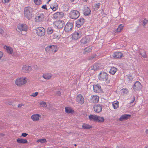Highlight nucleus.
<instances>
[{"mask_svg":"<svg viewBox=\"0 0 148 148\" xmlns=\"http://www.w3.org/2000/svg\"><path fill=\"white\" fill-rule=\"evenodd\" d=\"M99 80L105 83L108 84L110 83V80L108 79V75L106 72H102L98 75Z\"/></svg>","mask_w":148,"mask_h":148,"instance_id":"f257e3e1","label":"nucleus"},{"mask_svg":"<svg viewBox=\"0 0 148 148\" xmlns=\"http://www.w3.org/2000/svg\"><path fill=\"white\" fill-rule=\"evenodd\" d=\"M58 49V47L56 46L52 45L48 46L45 48L46 52L49 54H53Z\"/></svg>","mask_w":148,"mask_h":148,"instance_id":"f03ea898","label":"nucleus"},{"mask_svg":"<svg viewBox=\"0 0 148 148\" xmlns=\"http://www.w3.org/2000/svg\"><path fill=\"white\" fill-rule=\"evenodd\" d=\"M33 10L29 7H25L24 9V15L28 19H30L33 17Z\"/></svg>","mask_w":148,"mask_h":148,"instance_id":"7ed1b4c3","label":"nucleus"},{"mask_svg":"<svg viewBox=\"0 0 148 148\" xmlns=\"http://www.w3.org/2000/svg\"><path fill=\"white\" fill-rule=\"evenodd\" d=\"M28 79L27 78L21 77L16 79L15 84L18 86H21L25 84L27 82Z\"/></svg>","mask_w":148,"mask_h":148,"instance_id":"20e7f679","label":"nucleus"},{"mask_svg":"<svg viewBox=\"0 0 148 148\" xmlns=\"http://www.w3.org/2000/svg\"><path fill=\"white\" fill-rule=\"evenodd\" d=\"M79 16V12L77 10H72L70 13V17L72 19H76Z\"/></svg>","mask_w":148,"mask_h":148,"instance_id":"39448f33","label":"nucleus"},{"mask_svg":"<svg viewBox=\"0 0 148 148\" xmlns=\"http://www.w3.org/2000/svg\"><path fill=\"white\" fill-rule=\"evenodd\" d=\"M36 33L39 36H44L45 34V29L42 27H39L37 28L36 29Z\"/></svg>","mask_w":148,"mask_h":148,"instance_id":"423d86ee","label":"nucleus"},{"mask_svg":"<svg viewBox=\"0 0 148 148\" xmlns=\"http://www.w3.org/2000/svg\"><path fill=\"white\" fill-rule=\"evenodd\" d=\"M73 27V24L70 22H68L65 25L64 27V30L66 32L71 31Z\"/></svg>","mask_w":148,"mask_h":148,"instance_id":"0eeeda50","label":"nucleus"},{"mask_svg":"<svg viewBox=\"0 0 148 148\" xmlns=\"http://www.w3.org/2000/svg\"><path fill=\"white\" fill-rule=\"evenodd\" d=\"M82 36V32L81 31H78L75 32L72 35L73 39L75 40H77L80 38Z\"/></svg>","mask_w":148,"mask_h":148,"instance_id":"6e6552de","label":"nucleus"},{"mask_svg":"<svg viewBox=\"0 0 148 148\" xmlns=\"http://www.w3.org/2000/svg\"><path fill=\"white\" fill-rule=\"evenodd\" d=\"M17 29L20 31L26 32L28 29L27 25L25 24H19L18 25Z\"/></svg>","mask_w":148,"mask_h":148,"instance_id":"1a4fd4ad","label":"nucleus"},{"mask_svg":"<svg viewBox=\"0 0 148 148\" xmlns=\"http://www.w3.org/2000/svg\"><path fill=\"white\" fill-rule=\"evenodd\" d=\"M76 101L79 103L82 104L84 102V99L83 96L81 94L78 95L76 98Z\"/></svg>","mask_w":148,"mask_h":148,"instance_id":"9d476101","label":"nucleus"},{"mask_svg":"<svg viewBox=\"0 0 148 148\" xmlns=\"http://www.w3.org/2000/svg\"><path fill=\"white\" fill-rule=\"evenodd\" d=\"M41 118V115L38 114H33L31 116V119L34 122L38 121Z\"/></svg>","mask_w":148,"mask_h":148,"instance_id":"9b49d317","label":"nucleus"},{"mask_svg":"<svg viewBox=\"0 0 148 148\" xmlns=\"http://www.w3.org/2000/svg\"><path fill=\"white\" fill-rule=\"evenodd\" d=\"M141 84L138 81L136 82L134 85L133 88L134 91L140 90L141 88Z\"/></svg>","mask_w":148,"mask_h":148,"instance_id":"f8f14e48","label":"nucleus"},{"mask_svg":"<svg viewBox=\"0 0 148 148\" xmlns=\"http://www.w3.org/2000/svg\"><path fill=\"white\" fill-rule=\"evenodd\" d=\"M23 72L25 73H29L32 70L31 67L29 66H23L22 69Z\"/></svg>","mask_w":148,"mask_h":148,"instance_id":"ddd939ff","label":"nucleus"},{"mask_svg":"<svg viewBox=\"0 0 148 148\" xmlns=\"http://www.w3.org/2000/svg\"><path fill=\"white\" fill-rule=\"evenodd\" d=\"M44 17V15L42 13L39 14L35 17V21L37 22L41 21L43 20Z\"/></svg>","mask_w":148,"mask_h":148,"instance_id":"4468645a","label":"nucleus"},{"mask_svg":"<svg viewBox=\"0 0 148 148\" xmlns=\"http://www.w3.org/2000/svg\"><path fill=\"white\" fill-rule=\"evenodd\" d=\"M90 41V39L88 36L83 37L80 40L82 45H84L88 43Z\"/></svg>","mask_w":148,"mask_h":148,"instance_id":"2eb2a0df","label":"nucleus"},{"mask_svg":"<svg viewBox=\"0 0 148 148\" xmlns=\"http://www.w3.org/2000/svg\"><path fill=\"white\" fill-rule=\"evenodd\" d=\"M84 22V19L83 18H80L76 22V25L78 27H80L83 25Z\"/></svg>","mask_w":148,"mask_h":148,"instance_id":"dca6fc26","label":"nucleus"},{"mask_svg":"<svg viewBox=\"0 0 148 148\" xmlns=\"http://www.w3.org/2000/svg\"><path fill=\"white\" fill-rule=\"evenodd\" d=\"M4 49L6 51L7 53L10 54H12L13 52V49L11 47L8 46H4Z\"/></svg>","mask_w":148,"mask_h":148,"instance_id":"f3484780","label":"nucleus"},{"mask_svg":"<svg viewBox=\"0 0 148 148\" xmlns=\"http://www.w3.org/2000/svg\"><path fill=\"white\" fill-rule=\"evenodd\" d=\"M99 97L97 95L92 96L90 99V101L93 103H97L99 101Z\"/></svg>","mask_w":148,"mask_h":148,"instance_id":"a211bd4d","label":"nucleus"},{"mask_svg":"<svg viewBox=\"0 0 148 148\" xmlns=\"http://www.w3.org/2000/svg\"><path fill=\"white\" fill-rule=\"evenodd\" d=\"M93 108L95 111L97 113L101 112L102 109L101 106L99 105L94 106L93 107Z\"/></svg>","mask_w":148,"mask_h":148,"instance_id":"6ab92c4d","label":"nucleus"},{"mask_svg":"<svg viewBox=\"0 0 148 148\" xmlns=\"http://www.w3.org/2000/svg\"><path fill=\"white\" fill-rule=\"evenodd\" d=\"M112 56L114 58H120L123 56V54L120 52H115L114 53Z\"/></svg>","mask_w":148,"mask_h":148,"instance_id":"aec40b11","label":"nucleus"},{"mask_svg":"<svg viewBox=\"0 0 148 148\" xmlns=\"http://www.w3.org/2000/svg\"><path fill=\"white\" fill-rule=\"evenodd\" d=\"M53 25L59 29L62 28L63 26V23L61 21H55Z\"/></svg>","mask_w":148,"mask_h":148,"instance_id":"412c9836","label":"nucleus"},{"mask_svg":"<svg viewBox=\"0 0 148 148\" xmlns=\"http://www.w3.org/2000/svg\"><path fill=\"white\" fill-rule=\"evenodd\" d=\"M131 115L130 114H124L121 116L119 118L120 121H122L124 120L130 118Z\"/></svg>","mask_w":148,"mask_h":148,"instance_id":"4be33fe9","label":"nucleus"},{"mask_svg":"<svg viewBox=\"0 0 148 148\" xmlns=\"http://www.w3.org/2000/svg\"><path fill=\"white\" fill-rule=\"evenodd\" d=\"M93 90L94 92H99L101 91V87L99 85H93Z\"/></svg>","mask_w":148,"mask_h":148,"instance_id":"5701e85b","label":"nucleus"},{"mask_svg":"<svg viewBox=\"0 0 148 148\" xmlns=\"http://www.w3.org/2000/svg\"><path fill=\"white\" fill-rule=\"evenodd\" d=\"M97 116L96 115L90 114L89 116V119L90 121L97 122Z\"/></svg>","mask_w":148,"mask_h":148,"instance_id":"b1692460","label":"nucleus"},{"mask_svg":"<svg viewBox=\"0 0 148 148\" xmlns=\"http://www.w3.org/2000/svg\"><path fill=\"white\" fill-rule=\"evenodd\" d=\"M16 142L19 144H25L28 142L27 140L25 139H23L21 138H18L16 139Z\"/></svg>","mask_w":148,"mask_h":148,"instance_id":"393cba45","label":"nucleus"},{"mask_svg":"<svg viewBox=\"0 0 148 148\" xmlns=\"http://www.w3.org/2000/svg\"><path fill=\"white\" fill-rule=\"evenodd\" d=\"M52 76V75L50 73H45L43 74L42 77L46 80L50 79Z\"/></svg>","mask_w":148,"mask_h":148,"instance_id":"a878e982","label":"nucleus"},{"mask_svg":"<svg viewBox=\"0 0 148 148\" xmlns=\"http://www.w3.org/2000/svg\"><path fill=\"white\" fill-rule=\"evenodd\" d=\"M90 12L91 11L90 9L88 7H87L84 9V14L85 16H88L90 14Z\"/></svg>","mask_w":148,"mask_h":148,"instance_id":"bb28decb","label":"nucleus"},{"mask_svg":"<svg viewBox=\"0 0 148 148\" xmlns=\"http://www.w3.org/2000/svg\"><path fill=\"white\" fill-rule=\"evenodd\" d=\"M92 50V47H89L85 48L84 50V51L83 52L84 54L88 53L91 52Z\"/></svg>","mask_w":148,"mask_h":148,"instance_id":"cd10ccee","label":"nucleus"},{"mask_svg":"<svg viewBox=\"0 0 148 148\" xmlns=\"http://www.w3.org/2000/svg\"><path fill=\"white\" fill-rule=\"evenodd\" d=\"M62 16V15L61 14L60 12H58L53 15V16L55 19L59 18H60Z\"/></svg>","mask_w":148,"mask_h":148,"instance_id":"c85d7f7f","label":"nucleus"},{"mask_svg":"<svg viewBox=\"0 0 148 148\" xmlns=\"http://www.w3.org/2000/svg\"><path fill=\"white\" fill-rule=\"evenodd\" d=\"M82 127L84 129H89L92 128V125L85 123L83 124Z\"/></svg>","mask_w":148,"mask_h":148,"instance_id":"c756f323","label":"nucleus"},{"mask_svg":"<svg viewBox=\"0 0 148 148\" xmlns=\"http://www.w3.org/2000/svg\"><path fill=\"white\" fill-rule=\"evenodd\" d=\"M65 111L68 113H73L74 112L73 110L71 108L66 107L65 108Z\"/></svg>","mask_w":148,"mask_h":148,"instance_id":"7c9ffc66","label":"nucleus"},{"mask_svg":"<svg viewBox=\"0 0 148 148\" xmlns=\"http://www.w3.org/2000/svg\"><path fill=\"white\" fill-rule=\"evenodd\" d=\"M100 64H95L92 67L91 69L94 71L98 70L99 68Z\"/></svg>","mask_w":148,"mask_h":148,"instance_id":"2f4dec72","label":"nucleus"},{"mask_svg":"<svg viewBox=\"0 0 148 148\" xmlns=\"http://www.w3.org/2000/svg\"><path fill=\"white\" fill-rule=\"evenodd\" d=\"M112 106L114 109L119 107V102L117 101H115L112 103Z\"/></svg>","mask_w":148,"mask_h":148,"instance_id":"473e14b6","label":"nucleus"},{"mask_svg":"<svg viewBox=\"0 0 148 148\" xmlns=\"http://www.w3.org/2000/svg\"><path fill=\"white\" fill-rule=\"evenodd\" d=\"M104 121V118L103 117H101L97 116V122L99 123L103 122Z\"/></svg>","mask_w":148,"mask_h":148,"instance_id":"72a5a7b5","label":"nucleus"},{"mask_svg":"<svg viewBox=\"0 0 148 148\" xmlns=\"http://www.w3.org/2000/svg\"><path fill=\"white\" fill-rule=\"evenodd\" d=\"M117 71V69L115 67H112L110 71H109V72L110 73L114 75V74Z\"/></svg>","mask_w":148,"mask_h":148,"instance_id":"f704fd0d","label":"nucleus"},{"mask_svg":"<svg viewBox=\"0 0 148 148\" xmlns=\"http://www.w3.org/2000/svg\"><path fill=\"white\" fill-rule=\"evenodd\" d=\"M123 26V25L122 24L120 25L116 30V32H121Z\"/></svg>","mask_w":148,"mask_h":148,"instance_id":"c9c22d12","label":"nucleus"},{"mask_svg":"<svg viewBox=\"0 0 148 148\" xmlns=\"http://www.w3.org/2000/svg\"><path fill=\"white\" fill-rule=\"evenodd\" d=\"M53 32V29L51 27L48 28L47 29V33L49 35L51 34Z\"/></svg>","mask_w":148,"mask_h":148,"instance_id":"e433bc0d","label":"nucleus"},{"mask_svg":"<svg viewBox=\"0 0 148 148\" xmlns=\"http://www.w3.org/2000/svg\"><path fill=\"white\" fill-rule=\"evenodd\" d=\"M47 142L45 138L39 139L37 141V142L40 143H46Z\"/></svg>","mask_w":148,"mask_h":148,"instance_id":"4c0bfd02","label":"nucleus"},{"mask_svg":"<svg viewBox=\"0 0 148 148\" xmlns=\"http://www.w3.org/2000/svg\"><path fill=\"white\" fill-rule=\"evenodd\" d=\"M100 6V3H99L96 4L94 6L93 8L95 10H97L99 8Z\"/></svg>","mask_w":148,"mask_h":148,"instance_id":"58836bf2","label":"nucleus"},{"mask_svg":"<svg viewBox=\"0 0 148 148\" xmlns=\"http://www.w3.org/2000/svg\"><path fill=\"white\" fill-rule=\"evenodd\" d=\"M40 105L41 106L43 107H47V105L46 103L43 101H41L40 102Z\"/></svg>","mask_w":148,"mask_h":148,"instance_id":"ea45409f","label":"nucleus"},{"mask_svg":"<svg viewBox=\"0 0 148 148\" xmlns=\"http://www.w3.org/2000/svg\"><path fill=\"white\" fill-rule=\"evenodd\" d=\"M34 2L37 5H39L42 3L41 0H34Z\"/></svg>","mask_w":148,"mask_h":148,"instance_id":"a19ab883","label":"nucleus"},{"mask_svg":"<svg viewBox=\"0 0 148 148\" xmlns=\"http://www.w3.org/2000/svg\"><path fill=\"white\" fill-rule=\"evenodd\" d=\"M96 56V55L95 54H94L91 56L88 57V60H91L93 59L94 58H95Z\"/></svg>","mask_w":148,"mask_h":148,"instance_id":"79ce46f5","label":"nucleus"},{"mask_svg":"<svg viewBox=\"0 0 148 148\" xmlns=\"http://www.w3.org/2000/svg\"><path fill=\"white\" fill-rule=\"evenodd\" d=\"M142 56L144 58H145L146 57V54L145 51H142L140 53Z\"/></svg>","mask_w":148,"mask_h":148,"instance_id":"37998d69","label":"nucleus"},{"mask_svg":"<svg viewBox=\"0 0 148 148\" xmlns=\"http://www.w3.org/2000/svg\"><path fill=\"white\" fill-rule=\"evenodd\" d=\"M148 22V20L146 18H145L143 22V25L144 27L146 25Z\"/></svg>","mask_w":148,"mask_h":148,"instance_id":"c03bdc74","label":"nucleus"},{"mask_svg":"<svg viewBox=\"0 0 148 148\" xmlns=\"http://www.w3.org/2000/svg\"><path fill=\"white\" fill-rule=\"evenodd\" d=\"M51 8L53 11H55L58 9V6L57 5H56V6H51Z\"/></svg>","mask_w":148,"mask_h":148,"instance_id":"a18cd8bd","label":"nucleus"},{"mask_svg":"<svg viewBox=\"0 0 148 148\" xmlns=\"http://www.w3.org/2000/svg\"><path fill=\"white\" fill-rule=\"evenodd\" d=\"M11 0H2L3 3L4 4L8 3H9Z\"/></svg>","mask_w":148,"mask_h":148,"instance_id":"49530a36","label":"nucleus"},{"mask_svg":"<svg viewBox=\"0 0 148 148\" xmlns=\"http://www.w3.org/2000/svg\"><path fill=\"white\" fill-rule=\"evenodd\" d=\"M38 92H36L35 93H34L30 96H31L35 97H36V96H37L38 95Z\"/></svg>","mask_w":148,"mask_h":148,"instance_id":"de8ad7c7","label":"nucleus"},{"mask_svg":"<svg viewBox=\"0 0 148 148\" xmlns=\"http://www.w3.org/2000/svg\"><path fill=\"white\" fill-rule=\"evenodd\" d=\"M128 79H129L131 81L133 80V76H132V75H129L128 76Z\"/></svg>","mask_w":148,"mask_h":148,"instance_id":"09e8293b","label":"nucleus"},{"mask_svg":"<svg viewBox=\"0 0 148 148\" xmlns=\"http://www.w3.org/2000/svg\"><path fill=\"white\" fill-rule=\"evenodd\" d=\"M122 90L123 92V93L124 94H127L128 92V90L126 88L123 89Z\"/></svg>","mask_w":148,"mask_h":148,"instance_id":"8fccbe9b","label":"nucleus"},{"mask_svg":"<svg viewBox=\"0 0 148 148\" xmlns=\"http://www.w3.org/2000/svg\"><path fill=\"white\" fill-rule=\"evenodd\" d=\"M135 98V97L134 96L133 99H132V100L130 102V104H131V103H133L134 101Z\"/></svg>","mask_w":148,"mask_h":148,"instance_id":"3c124183","label":"nucleus"},{"mask_svg":"<svg viewBox=\"0 0 148 148\" xmlns=\"http://www.w3.org/2000/svg\"><path fill=\"white\" fill-rule=\"evenodd\" d=\"M28 135V134L25 133H23L22 134L21 136H23L24 137H25L26 136H27Z\"/></svg>","mask_w":148,"mask_h":148,"instance_id":"603ef678","label":"nucleus"},{"mask_svg":"<svg viewBox=\"0 0 148 148\" xmlns=\"http://www.w3.org/2000/svg\"><path fill=\"white\" fill-rule=\"evenodd\" d=\"M3 56V53L0 51V60L1 59Z\"/></svg>","mask_w":148,"mask_h":148,"instance_id":"864d4df0","label":"nucleus"},{"mask_svg":"<svg viewBox=\"0 0 148 148\" xmlns=\"http://www.w3.org/2000/svg\"><path fill=\"white\" fill-rule=\"evenodd\" d=\"M4 32V30L1 28H0V34H3Z\"/></svg>","mask_w":148,"mask_h":148,"instance_id":"5fc2aeb1","label":"nucleus"},{"mask_svg":"<svg viewBox=\"0 0 148 148\" xmlns=\"http://www.w3.org/2000/svg\"><path fill=\"white\" fill-rule=\"evenodd\" d=\"M42 8L44 9H45L47 10V6L46 5H43L42 6Z\"/></svg>","mask_w":148,"mask_h":148,"instance_id":"6e6d98bb","label":"nucleus"},{"mask_svg":"<svg viewBox=\"0 0 148 148\" xmlns=\"http://www.w3.org/2000/svg\"><path fill=\"white\" fill-rule=\"evenodd\" d=\"M56 94L58 95H60L61 94L60 92V91H58L56 92Z\"/></svg>","mask_w":148,"mask_h":148,"instance_id":"4d7b16f0","label":"nucleus"},{"mask_svg":"<svg viewBox=\"0 0 148 148\" xmlns=\"http://www.w3.org/2000/svg\"><path fill=\"white\" fill-rule=\"evenodd\" d=\"M22 105H23L22 104H19L18 105V108H21V107L22 106Z\"/></svg>","mask_w":148,"mask_h":148,"instance_id":"13d9d810","label":"nucleus"},{"mask_svg":"<svg viewBox=\"0 0 148 148\" xmlns=\"http://www.w3.org/2000/svg\"><path fill=\"white\" fill-rule=\"evenodd\" d=\"M145 132L146 134H148V129L146 130L145 131Z\"/></svg>","mask_w":148,"mask_h":148,"instance_id":"bf43d9fd","label":"nucleus"},{"mask_svg":"<svg viewBox=\"0 0 148 148\" xmlns=\"http://www.w3.org/2000/svg\"><path fill=\"white\" fill-rule=\"evenodd\" d=\"M144 148H148V146H145Z\"/></svg>","mask_w":148,"mask_h":148,"instance_id":"052dcab7","label":"nucleus"},{"mask_svg":"<svg viewBox=\"0 0 148 148\" xmlns=\"http://www.w3.org/2000/svg\"><path fill=\"white\" fill-rule=\"evenodd\" d=\"M83 0L84 1H87V0Z\"/></svg>","mask_w":148,"mask_h":148,"instance_id":"680f3d73","label":"nucleus"},{"mask_svg":"<svg viewBox=\"0 0 148 148\" xmlns=\"http://www.w3.org/2000/svg\"><path fill=\"white\" fill-rule=\"evenodd\" d=\"M74 145L75 146H76V145L75 144Z\"/></svg>","mask_w":148,"mask_h":148,"instance_id":"e2e57ef3","label":"nucleus"},{"mask_svg":"<svg viewBox=\"0 0 148 148\" xmlns=\"http://www.w3.org/2000/svg\"><path fill=\"white\" fill-rule=\"evenodd\" d=\"M51 0H49L48 2H49Z\"/></svg>","mask_w":148,"mask_h":148,"instance_id":"0e129e2a","label":"nucleus"},{"mask_svg":"<svg viewBox=\"0 0 148 148\" xmlns=\"http://www.w3.org/2000/svg\"><path fill=\"white\" fill-rule=\"evenodd\" d=\"M147 74H148V71H147Z\"/></svg>","mask_w":148,"mask_h":148,"instance_id":"69168bd1","label":"nucleus"},{"mask_svg":"<svg viewBox=\"0 0 148 148\" xmlns=\"http://www.w3.org/2000/svg\"><path fill=\"white\" fill-rule=\"evenodd\" d=\"M73 1H74V0H73Z\"/></svg>","mask_w":148,"mask_h":148,"instance_id":"338daca9","label":"nucleus"}]
</instances>
